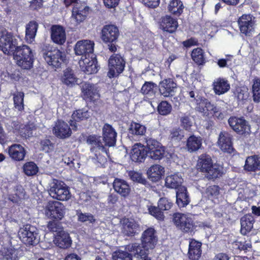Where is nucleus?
Masks as SVG:
<instances>
[{
	"instance_id": "052dcab7",
	"label": "nucleus",
	"mask_w": 260,
	"mask_h": 260,
	"mask_svg": "<svg viewBox=\"0 0 260 260\" xmlns=\"http://www.w3.org/2000/svg\"><path fill=\"white\" fill-rule=\"evenodd\" d=\"M158 206L162 211L168 210L171 208L172 203L167 199L162 198L159 199Z\"/></svg>"
},
{
	"instance_id": "e2e57ef3",
	"label": "nucleus",
	"mask_w": 260,
	"mask_h": 260,
	"mask_svg": "<svg viewBox=\"0 0 260 260\" xmlns=\"http://www.w3.org/2000/svg\"><path fill=\"white\" fill-rule=\"evenodd\" d=\"M187 216L184 214L177 213L173 215V221L175 224L178 228L183 222Z\"/></svg>"
},
{
	"instance_id": "bb28decb",
	"label": "nucleus",
	"mask_w": 260,
	"mask_h": 260,
	"mask_svg": "<svg viewBox=\"0 0 260 260\" xmlns=\"http://www.w3.org/2000/svg\"><path fill=\"white\" fill-rule=\"evenodd\" d=\"M51 36L53 41L58 44H63L66 40L65 31L62 27L59 25L52 26Z\"/></svg>"
},
{
	"instance_id": "c9c22d12",
	"label": "nucleus",
	"mask_w": 260,
	"mask_h": 260,
	"mask_svg": "<svg viewBox=\"0 0 260 260\" xmlns=\"http://www.w3.org/2000/svg\"><path fill=\"white\" fill-rule=\"evenodd\" d=\"M230 88L228 81L223 78H218L214 82V90L216 94L220 95L226 92Z\"/></svg>"
},
{
	"instance_id": "9d476101",
	"label": "nucleus",
	"mask_w": 260,
	"mask_h": 260,
	"mask_svg": "<svg viewBox=\"0 0 260 260\" xmlns=\"http://www.w3.org/2000/svg\"><path fill=\"white\" fill-rule=\"evenodd\" d=\"M43 56L48 64L55 68L59 67L64 59V54L58 49L45 52Z\"/></svg>"
},
{
	"instance_id": "864d4df0",
	"label": "nucleus",
	"mask_w": 260,
	"mask_h": 260,
	"mask_svg": "<svg viewBox=\"0 0 260 260\" xmlns=\"http://www.w3.org/2000/svg\"><path fill=\"white\" fill-rule=\"evenodd\" d=\"M253 99L254 102H260V82L253 80L252 85Z\"/></svg>"
},
{
	"instance_id": "e433bc0d",
	"label": "nucleus",
	"mask_w": 260,
	"mask_h": 260,
	"mask_svg": "<svg viewBox=\"0 0 260 260\" xmlns=\"http://www.w3.org/2000/svg\"><path fill=\"white\" fill-rule=\"evenodd\" d=\"M187 189L185 187H180L176 192V203L180 207H184L189 203Z\"/></svg>"
},
{
	"instance_id": "423d86ee",
	"label": "nucleus",
	"mask_w": 260,
	"mask_h": 260,
	"mask_svg": "<svg viewBox=\"0 0 260 260\" xmlns=\"http://www.w3.org/2000/svg\"><path fill=\"white\" fill-rule=\"evenodd\" d=\"M63 205L57 201H50L45 209V215L52 219L60 220L64 214Z\"/></svg>"
},
{
	"instance_id": "4468645a",
	"label": "nucleus",
	"mask_w": 260,
	"mask_h": 260,
	"mask_svg": "<svg viewBox=\"0 0 260 260\" xmlns=\"http://www.w3.org/2000/svg\"><path fill=\"white\" fill-rule=\"evenodd\" d=\"M119 36V30L114 25H106L102 30L101 38L104 42H116Z\"/></svg>"
},
{
	"instance_id": "49530a36",
	"label": "nucleus",
	"mask_w": 260,
	"mask_h": 260,
	"mask_svg": "<svg viewBox=\"0 0 260 260\" xmlns=\"http://www.w3.org/2000/svg\"><path fill=\"white\" fill-rule=\"evenodd\" d=\"M24 93L22 92H17L14 94L13 101L14 108L19 111L24 109Z\"/></svg>"
},
{
	"instance_id": "a19ab883",
	"label": "nucleus",
	"mask_w": 260,
	"mask_h": 260,
	"mask_svg": "<svg viewBox=\"0 0 260 260\" xmlns=\"http://www.w3.org/2000/svg\"><path fill=\"white\" fill-rule=\"evenodd\" d=\"M197 106L196 109L199 112L202 113L205 115H208L209 111L211 110V106L210 102L207 100H201L200 98L196 100Z\"/></svg>"
},
{
	"instance_id": "1a4fd4ad",
	"label": "nucleus",
	"mask_w": 260,
	"mask_h": 260,
	"mask_svg": "<svg viewBox=\"0 0 260 260\" xmlns=\"http://www.w3.org/2000/svg\"><path fill=\"white\" fill-rule=\"evenodd\" d=\"M255 18L250 15H243L239 18L238 25L241 33L250 36L254 31Z\"/></svg>"
},
{
	"instance_id": "de8ad7c7",
	"label": "nucleus",
	"mask_w": 260,
	"mask_h": 260,
	"mask_svg": "<svg viewBox=\"0 0 260 260\" xmlns=\"http://www.w3.org/2000/svg\"><path fill=\"white\" fill-rule=\"evenodd\" d=\"M156 87L155 84L151 82H146L141 88V92L148 97H152L155 94L154 88Z\"/></svg>"
},
{
	"instance_id": "a211bd4d",
	"label": "nucleus",
	"mask_w": 260,
	"mask_h": 260,
	"mask_svg": "<svg viewBox=\"0 0 260 260\" xmlns=\"http://www.w3.org/2000/svg\"><path fill=\"white\" fill-rule=\"evenodd\" d=\"M142 244L146 248H153L157 242L155 230L153 228H148L142 234L141 237Z\"/></svg>"
},
{
	"instance_id": "13d9d810",
	"label": "nucleus",
	"mask_w": 260,
	"mask_h": 260,
	"mask_svg": "<svg viewBox=\"0 0 260 260\" xmlns=\"http://www.w3.org/2000/svg\"><path fill=\"white\" fill-rule=\"evenodd\" d=\"M129 176L133 181L143 184H145L147 182L145 178L142 176V175L137 172H130L129 173Z\"/></svg>"
},
{
	"instance_id": "6e6552de",
	"label": "nucleus",
	"mask_w": 260,
	"mask_h": 260,
	"mask_svg": "<svg viewBox=\"0 0 260 260\" xmlns=\"http://www.w3.org/2000/svg\"><path fill=\"white\" fill-rule=\"evenodd\" d=\"M94 43L90 40H84L79 41L74 47L75 54L81 55V58H87L94 55L93 54Z\"/></svg>"
},
{
	"instance_id": "338daca9",
	"label": "nucleus",
	"mask_w": 260,
	"mask_h": 260,
	"mask_svg": "<svg viewBox=\"0 0 260 260\" xmlns=\"http://www.w3.org/2000/svg\"><path fill=\"white\" fill-rule=\"evenodd\" d=\"M181 125L186 130H189L192 126V121L188 117H182L181 118Z\"/></svg>"
},
{
	"instance_id": "393cba45",
	"label": "nucleus",
	"mask_w": 260,
	"mask_h": 260,
	"mask_svg": "<svg viewBox=\"0 0 260 260\" xmlns=\"http://www.w3.org/2000/svg\"><path fill=\"white\" fill-rule=\"evenodd\" d=\"M114 190L122 197L127 196L131 191V188L127 182L123 179L115 178L113 183Z\"/></svg>"
},
{
	"instance_id": "3c124183",
	"label": "nucleus",
	"mask_w": 260,
	"mask_h": 260,
	"mask_svg": "<svg viewBox=\"0 0 260 260\" xmlns=\"http://www.w3.org/2000/svg\"><path fill=\"white\" fill-rule=\"evenodd\" d=\"M113 260H132V255L127 251L118 250L112 254Z\"/></svg>"
},
{
	"instance_id": "ea45409f",
	"label": "nucleus",
	"mask_w": 260,
	"mask_h": 260,
	"mask_svg": "<svg viewBox=\"0 0 260 260\" xmlns=\"http://www.w3.org/2000/svg\"><path fill=\"white\" fill-rule=\"evenodd\" d=\"M184 6L180 0H172L168 5L169 11L176 15H180L183 12Z\"/></svg>"
},
{
	"instance_id": "c85d7f7f",
	"label": "nucleus",
	"mask_w": 260,
	"mask_h": 260,
	"mask_svg": "<svg viewBox=\"0 0 260 260\" xmlns=\"http://www.w3.org/2000/svg\"><path fill=\"white\" fill-rule=\"evenodd\" d=\"M125 249L129 252H132L135 256H140L142 258L143 256L147 255L149 250L153 248H146L142 244L141 246L139 244L135 243L127 245Z\"/></svg>"
},
{
	"instance_id": "2f4dec72",
	"label": "nucleus",
	"mask_w": 260,
	"mask_h": 260,
	"mask_svg": "<svg viewBox=\"0 0 260 260\" xmlns=\"http://www.w3.org/2000/svg\"><path fill=\"white\" fill-rule=\"evenodd\" d=\"M178 26L177 21L169 16H166L161 18L160 27L164 31L173 32Z\"/></svg>"
},
{
	"instance_id": "dca6fc26",
	"label": "nucleus",
	"mask_w": 260,
	"mask_h": 260,
	"mask_svg": "<svg viewBox=\"0 0 260 260\" xmlns=\"http://www.w3.org/2000/svg\"><path fill=\"white\" fill-rule=\"evenodd\" d=\"M117 133L109 124L106 123L103 127V140L106 146H114L116 144Z\"/></svg>"
},
{
	"instance_id": "ddd939ff",
	"label": "nucleus",
	"mask_w": 260,
	"mask_h": 260,
	"mask_svg": "<svg viewBox=\"0 0 260 260\" xmlns=\"http://www.w3.org/2000/svg\"><path fill=\"white\" fill-rule=\"evenodd\" d=\"M89 10L84 4L77 3L72 10V18L77 24L83 22L86 18Z\"/></svg>"
},
{
	"instance_id": "aec40b11",
	"label": "nucleus",
	"mask_w": 260,
	"mask_h": 260,
	"mask_svg": "<svg viewBox=\"0 0 260 260\" xmlns=\"http://www.w3.org/2000/svg\"><path fill=\"white\" fill-rule=\"evenodd\" d=\"M61 81L64 84L70 87L81 83V80L75 75L74 71L69 68H67L63 71Z\"/></svg>"
},
{
	"instance_id": "4c0bfd02",
	"label": "nucleus",
	"mask_w": 260,
	"mask_h": 260,
	"mask_svg": "<svg viewBox=\"0 0 260 260\" xmlns=\"http://www.w3.org/2000/svg\"><path fill=\"white\" fill-rule=\"evenodd\" d=\"M183 179L178 173L167 176L166 178V185L167 187L176 189L181 186Z\"/></svg>"
},
{
	"instance_id": "6e6d98bb",
	"label": "nucleus",
	"mask_w": 260,
	"mask_h": 260,
	"mask_svg": "<svg viewBox=\"0 0 260 260\" xmlns=\"http://www.w3.org/2000/svg\"><path fill=\"white\" fill-rule=\"evenodd\" d=\"M170 137L172 141H180L184 137V132L179 128H173L170 132Z\"/></svg>"
},
{
	"instance_id": "bf43d9fd",
	"label": "nucleus",
	"mask_w": 260,
	"mask_h": 260,
	"mask_svg": "<svg viewBox=\"0 0 260 260\" xmlns=\"http://www.w3.org/2000/svg\"><path fill=\"white\" fill-rule=\"evenodd\" d=\"M163 211L159 209L158 206L156 207L155 206L149 208V213L156 218L161 220L164 218Z\"/></svg>"
},
{
	"instance_id": "603ef678",
	"label": "nucleus",
	"mask_w": 260,
	"mask_h": 260,
	"mask_svg": "<svg viewBox=\"0 0 260 260\" xmlns=\"http://www.w3.org/2000/svg\"><path fill=\"white\" fill-rule=\"evenodd\" d=\"M77 215L78 216V220L80 222H88L89 223H92L95 221L93 216L90 213H83L81 212L77 211Z\"/></svg>"
},
{
	"instance_id": "5fc2aeb1",
	"label": "nucleus",
	"mask_w": 260,
	"mask_h": 260,
	"mask_svg": "<svg viewBox=\"0 0 260 260\" xmlns=\"http://www.w3.org/2000/svg\"><path fill=\"white\" fill-rule=\"evenodd\" d=\"M158 112L162 115L169 114L172 110V106L166 101L161 102L158 106Z\"/></svg>"
},
{
	"instance_id": "0eeeda50",
	"label": "nucleus",
	"mask_w": 260,
	"mask_h": 260,
	"mask_svg": "<svg viewBox=\"0 0 260 260\" xmlns=\"http://www.w3.org/2000/svg\"><path fill=\"white\" fill-rule=\"evenodd\" d=\"M228 122L230 127L237 134L245 136L250 135V126L244 119L232 117L229 119Z\"/></svg>"
},
{
	"instance_id": "8fccbe9b",
	"label": "nucleus",
	"mask_w": 260,
	"mask_h": 260,
	"mask_svg": "<svg viewBox=\"0 0 260 260\" xmlns=\"http://www.w3.org/2000/svg\"><path fill=\"white\" fill-rule=\"evenodd\" d=\"M223 174V168L221 163L217 162L213 163L212 160V179L219 178Z\"/></svg>"
},
{
	"instance_id": "69168bd1",
	"label": "nucleus",
	"mask_w": 260,
	"mask_h": 260,
	"mask_svg": "<svg viewBox=\"0 0 260 260\" xmlns=\"http://www.w3.org/2000/svg\"><path fill=\"white\" fill-rule=\"evenodd\" d=\"M41 145L42 151L46 153L49 152L53 149V144L51 143L50 141L48 139L41 141Z\"/></svg>"
},
{
	"instance_id": "2eb2a0df",
	"label": "nucleus",
	"mask_w": 260,
	"mask_h": 260,
	"mask_svg": "<svg viewBox=\"0 0 260 260\" xmlns=\"http://www.w3.org/2000/svg\"><path fill=\"white\" fill-rule=\"evenodd\" d=\"M121 224L122 232L125 235L133 236L141 231L140 225L133 219H123Z\"/></svg>"
},
{
	"instance_id": "4be33fe9",
	"label": "nucleus",
	"mask_w": 260,
	"mask_h": 260,
	"mask_svg": "<svg viewBox=\"0 0 260 260\" xmlns=\"http://www.w3.org/2000/svg\"><path fill=\"white\" fill-rule=\"evenodd\" d=\"M53 132L54 134L60 138H65L71 136L72 132L68 124L65 122L58 120L56 123Z\"/></svg>"
},
{
	"instance_id": "37998d69",
	"label": "nucleus",
	"mask_w": 260,
	"mask_h": 260,
	"mask_svg": "<svg viewBox=\"0 0 260 260\" xmlns=\"http://www.w3.org/2000/svg\"><path fill=\"white\" fill-rule=\"evenodd\" d=\"M191 57L193 60L199 65H202L206 62V58L203 50L197 48L194 49L191 53Z\"/></svg>"
},
{
	"instance_id": "774afa93",
	"label": "nucleus",
	"mask_w": 260,
	"mask_h": 260,
	"mask_svg": "<svg viewBox=\"0 0 260 260\" xmlns=\"http://www.w3.org/2000/svg\"><path fill=\"white\" fill-rule=\"evenodd\" d=\"M226 58H221L217 60V64L220 68H225L227 67V62L231 60L233 56L231 55H226Z\"/></svg>"
},
{
	"instance_id": "f03ea898",
	"label": "nucleus",
	"mask_w": 260,
	"mask_h": 260,
	"mask_svg": "<svg viewBox=\"0 0 260 260\" xmlns=\"http://www.w3.org/2000/svg\"><path fill=\"white\" fill-rule=\"evenodd\" d=\"M49 194L53 199L67 201L71 197L68 186L63 182L54 179L50 184Z\"/></svg>"
},
{
	"instance_id": "0e129e2a",
	"label": "nucleus",
	"mask_w": 260,
	"mask_h": 260,
	"mask_svg": "<svg viewBox=\"0 0 260 260\" xmlns=\"http://www.w3.org/2000/svg\"><path fill=\"white\" fill-rule=\"evenodd\" d=\"M237 98L239 100L243 101L248 98V89L246 87L238 88L237 89Z\"/></svg>"
},
{
	"instance_id": "f3484780",
	"label": "nucleus",
	"mask_w": 260,
	"mask_h": 260,
	"mask_svg": "<svg viewBox=\"0 0 260 260\" xmlns=\"http://www.w3.org/2000/svg\"><path fill=\"white\" fill-rule=\"evenodd\" d=\"M81 90L82 96L86 100L94 102L100 97L96 87L92 84L84 83Z\"/></svg>"
},
{
	"instance_id": "7c9ffc66",
	"label": "nucleus",
	"mask_w": 260,
	"mask_h": 260,
	"mask_svg": "<svg viewBox=\"0 0 260 260\" xmlns=\"http://www.w3.org/2000/svg\"><path fill=\"white\" fill-rule=\"evenodd\" d=\"M254 221V218L251 214H248L243 216L240 220L241 234L245 235L250 232L253 228Z\"/></svg>"
},
{
	"instance_id": "c03bdc74",
	"label": "nucleus",
	"mask_w": 260,
	"mask_h": 260,
	"mask_svg": "<svg viewBox=\"0 0 260 260\" xmlns=\"http://www.w3.org/2000/svg\"><path fill=\"white\" fill-rule=\"evenodd\" d=\"M129 133L135 136H143L146 133L145 126L139 123L132 122L128 129Z\"/></svg>"
},
{
	"instance_id": "680f3d73",
	"label": "nucleus",
	"mask_w": 260,
	"mask_h": 260,
	"mask_svg": "<svg viewBox=\"0 0 260 260\" xmlns=\"http://www.w3.org/2000/svg\"><path fill=\"white\" fill-rule=\"evenodd\" d=\"M47 228L50 231L56 232L57 234L61 231H62L60 228V223L55 220L49 221L47 224Z\"/></svg>"
},
{
	"instance_id": "39448f33",
	"label": "nucleus",
	"mask_w": 260,
	"mask_h": 260,
	"mask_svg": "<svg viewBox=\"0 0 260 260\" xmlns=\"http://www.w3.org/2000/svg\"><path fill=\"white\" fill-rule=\"evenodd\" d=\"M146 146L149 156L154 160H160L165 154V148L157 141L148 139H146Z\"/></svg>"
},
{
	"instance_id": "7ed1b4c3",
	"label": "nucleus",
	"mask_w": 260,
	"mask_h": 260,
	"mask_svg": "<svg viewBox=\"0 0 260 260\" xmlns=\"http://www.w3.org/2000/svg\"><path fill=\"white\" fill-rule=\"evenodd\" d=\"M18 236L22 242L26 245H36L40 240L37 229L30 224H26L20 228Z\"/></svg>"
},
{
	"instance_id": "b1692460",
	"label": "nucleus",
	"mask_w": 260,
	"mask_h": 260,
	"mask_svg": "<svg viewBox=\"0 0 260 260\" xmlns=\"http://www.w3.org/2000/svg\"><path fill=\"white\" fill-rule=\"evenodd\" d=\"M8 153L10 157L16 161L22 160L26 154L24 147L17 144L12 145L9 147Z\"/></svg>"
},
{
	"instance_id": "f704fd0d",
	"label": "nucleus",
	"mask_w": 260,
	"mask_h": 260,
	"mask_svg": "<svg viewBox=\"0 0 260 260\" xmlns=\"http://www.w3.org/2000/svg\"><path fill=\"white\" fill-rule=\"evenodd\" d=\"M91 113L88 110L86 109H82L76 110L73 112L72 115L73 121H72L71 123V126H74L75 128L77 127L75 125L76 122L75 121H81L87 120L90 117Z\"/></svg>"
},
{
	"instance_id": "6ab92c4d",
	"label": "nucleus",
	"mask_w": 260,
	"mask_h": 260,
	"mask_svg": "<svg viewBox=\"0 0 260 260\" xmlns=\"http://www.w3.org/2000/svg\"><path fill=\"white\" fill-rule=\"evenodd\" d=\"M147 149L140 143L135 144L131 152V157L133 161L142 162L147 155Z\"/></svg>"
},
{
	"instance_id": "4d7b16f0",
	"label": "nucleus",
	"mask_w": 260,
	"mask_h": 260,
	"mask_svg": "<svg viewBox=\"0 0 260 260\" xmlns=\"http://www.w3.org/2000/svg\"><path fill=\"white\" fill-rule=\"evenodd\" d=\"M193 222L191 218L186 217V220L179 226V229L184 232H189L192 231L193 229Z\"/></svg>"
},
{
	"instance_id": "a878e982",
	"label": "nucleus",
	"mask_w": 260,
	"mask_h": 260,
	"mask_svg": "<svg viewBox=\"0 0 260 260\" xmlns=\"http://www.w3.org/2000/svg\"><path fill=\"white\" fill-rule=\"evenodd\" d=\"M244 170L248 172H256L260 170V157L256 155L247 157Z\"/></svg>"
},
{
	"instance_id": "cd10ccee",
	"label": "nucleus",
	"mask_w": 260,
	"mask_h": 260,
	"mask_svg": "<svg viewBox=\"0 0 260 260\" xmlns=\"http://www.w3.org/2000/svg\"><path fill=\"white\" fill-rule=\"evenodd\" d=\"M197 167L201 172L207 173L205 177L211 179L209 172L211 170V159L209 155H202L198 161Z\"/></svg>"
},
{
	"instance_id": "412c9836",
	"label": "nucleus",
	"mask_w": 260,
	"mask_h": 260,
	"mask_svg": "<svg viewBox=\"0 0 260 260\" xmlns=\"http://www.w3.org/2000/svg\"><path fill=\"white\" fill-rule=\"evenodd\" d=\"M202 243L194 239H191L189 242L188 257L190 260H199L201 256Z\"/></svg>"
},
{
	"instance_id": "5701e85b",
	"label": "nucleus",
	"mask_w": 260,
	"mask_h": 260,
	"mask_svg": "<svg viewBox=\"0 0 260 260\" xmlns=\"http://www.w3.org/2000/svg\"><path fill=\"white\" fill-rule=\"evenodd\" d=\"M176 88V84L171 79L163 80L160 83L159 91L164 96H172Z\"/></svg>"
},
{
	"instance_id": "58836bf2",
	"label": "nucleus",
	"mask_w": 260,
	"mask_h": 260,
	"mask_svg": "<svg viewBox=\"0 0 260 260\" xmlns=\"http://www.w3.org/2000/svg\"><path fill=\"white\" fill-rule=\"evenodd\" d=\"M202 144V141L200 137L191 136L187 139L186 146L188 151L193 152L199 150L201 147Z\"/></svg>"
},
{
	"instance_id": "72a5a7b5",
	"label": "nucleus",
	"mask_w": 260,
	"mask_h": 260,
	"mask_svg": "<svg viewBox=\"0 0 260 260\" xmlns=\"http://www.w3.org/2000/svg\"><path fill=\"white\" fill-rule=\"evenodd\" d=\"M87 143L91 145V150L93 151L95 149L101 150L103 152L107 154L106 149L101 141V137L96 135H91L88 137Z\"/></svg>"
},
{
	"instance_id": "79ce46f5",
	"label": "nucleus",
	"mask_w": 260,
	"mask_h": 260,
	"mask_svg": "<svg viewBox=\"0 0 260 260\" xmlns=\"http://www.w3.org/2000/svg\"><path fill=\"white\" fill-rule=\"evenodd\" d=\"M38 24L34 21H30L26 26V38L27 40L32 42L35 38L38 29Z\"/></svg>"
},
{
	"instance_id": "20e7f679",
	"label": "nucleus",
	"mask_w": 260,
	"mask_h": 260,
	"mask_svg": "<svg viewBox=\"0 0 260 260\" xmlns=\"http://www.w3.org/2000/svg\"><path fill=\"white\" fill-rule=\"evenodd\" d=\"M125 64V61L121 55L118 54L112 55L109 59L108 76L112 78L118 76L123 71Z\"/></svg>"
},
{
	"instance_id": "09e8293b",
	"label": "nucleus",
	"mask_w": 260,
	"mask_h": 260,
	"mask_svg": "<svg viewBox=\"0 0 260 260\" xmlns=\"http://www.w3.org/2000/svg\"><path fill=\"white\" fill-rule=\"evenodd\" d=\"M23 171L27 176H33L38 172V168L34 162H28L24 165Z\"/></svg>"
},
{
	"instance_id": "f257e3e1",
	"label": "nucleus",
	"mask_w": 260,
	"mask_h": 260,
	"mask_svg": "<svg viewBox=\"0 0 260 260\" xmlns=\"http://www.w3.org/2000/svg\"><path fill=\"white\" fill-rule=\"evenodd\" d=\"M17 39L5 29L0 32V49L7 55H13L17 64L24 69H30L33 63V54L27 45L18 46Z\"/></svg>"
},
{
	"instance_id": "473e14b6",
	"label": "nucleus",
	"mask_w": 260,
	"mask_h": 260,
	"mask_svg": "<svg viewBox=\"0 0 260 260\" xmlns=\"http://www.w3.org/2000/svg\"><path fill=\"white\" fill-rule=\"evenodd\" d=\"M165 173L164 168L159 165H154L149 168L147 171L149 178L154 182L160 180Z\"/></svg>"
},
{
	"instance_id": "9b49d317",
	"label": "nucleus",
	"mask_w": 260,
	"mask_h": 260,
	"mask_svg": "<svg viewBox=\"0 0 260 260\" xmlns=\"http://www.w3.org/2000/svg\"><path fill=\"white\" fill-rule=\"evenodd\" d=\"M232 136L225 131L220 133L218 139L217 144L219 148L224 152L232 153L234 149L232 142Z\"/></svg>"
},
{
	"instance_id": "f8f14e48",
	"label": "nucleus",
	"mask_w": 260,
	"mask_h": 260,
	"mask_svg": "<svg viewBox=\"0 0 260 260\" xmlns=\"http://www.w3.org/2000/svg\"><path fill=\"white\" fill-rule=\"evenodd\" d=\"M79 63L82 71L87 74H94L98 72L97 61L94 55L87 58L80 59Z\"/></svg>"
},
{
	"instance_id": "c756f323",
	"label": "nucleus",
	"mask_w": 260,
	"mask_h": 260,
	"mask_svg": "<svg viewBox=\"0 0 260 260\" xmlns=\"http://www.w3.org/2000/svg\"><path fill=\"white\" fill-rule=\"evenodd\" d=\"M54 244L61 248H67L69 247L72 241L69 234L64 231H61L58 233L53 240Z\"/></svg>"
},
{
	"instance_id": "a18cd8bd",
	"label": "nucleus",
	"mask_w": 260,
	"mask_h": 260,
	"mask_svg": "<svg viewBox=\"0 0 260 260\" xmlns=\"http://www.w3.org/2000/svg\"><path fill=\"white\" fill-rule=\"evenodd\" d=\"M16 251L12 248H3L0 250V258L3 260H16Z\"/></svg>"
}]
</instances>
